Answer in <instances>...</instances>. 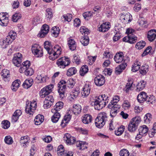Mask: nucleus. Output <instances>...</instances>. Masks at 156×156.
Wrapping results in <instances>:
<instances>
[{"label":"nucleus","instance_id":"nucleus-42","mask_svg":"<svg viewBox=\"0 0 156 156\" xmlns=\"http://www.w3.org/2000/svg\"><path fill=\"white\" fill-rule=\"evenodd\" d=\"M30 141L29 136H27L22 137L20 139V142L22 144H25L26 145L27 144V143Z\"/></svg>","mask_w":156,"mask_h":156},{"label":"nucleus","instance_id":"nucleus-57","mask_svg":"<svg viewBox=\"0 0 156 156\" xmlns=\"http://www.w3.org/2000/svg\"><path fill=\"white\" fill-rule=\"evenodd\" d=\"M155 101V97L153 95H150L149 97L147 96L146 101L152 104L154 103Z\"/></svg>","mask_w":156,"mask_h":156},{"label":"nucleus","instance_id":"nucleus-32","mask_svg":"<svg viewBox=\"0 0 156 156\" xmlns=\"http://www.w3.org/2000/svg\"><path fill=\"white\" fill-rule=\"evenodd\" d=\"M141 64L138 61H136L133 65L132 67V71L133 72H136L140 69Z\"/></svg>","mask_w":156,"mask_h":156},{"label":"nucleus","instance_id":"nucleus-52","mask_svg":"<svg viewBox=\"0 0 156 156\" xmlns=\"http://www.w3.org/2000/svg\"><path fill=\"white\" fill-rule=\"evenodd\" d=\"M52 32L55 37H56L59 33V29L58 27H53Z\"/></svg>","mask_w":156,"mask_h":156},{"label":"nucleus","instance_id":"nucleus-64","mask_svg":"<svg viewBox=\"0 0 156 156\" xmlns=\"http://www.w3.org/2000/svg\"><path fill=\"white\" fill-rule=\"evenodd\" d=\"M48 33L47 30H41V31L40 32V33L39 34V36L41 37H44Z\"/></svg>","mask_w":156,"mask_h":156},{"label":"nucleus","instance_id":"nucleus-27","mask_svg":"<svg viewBox=\"0 0 156 156\" xmlns=\"http://www.w3.org/2000/svg\"><path fill=\"white\" fill-rule=\"evenodd\" d=\"M44 120V116L40 114L37 115L34 119V122L35 124L36 125H39L41 124Z\"/></svg>","mask_w":156,"mask_h":156},{"label":"nucleus","instance_id":"nucleus-62","mask_svg":"<svg viewBox=\"0 0 156 156\" xmlns=\"http://www.w3.org/2000/svg\"><path fill=\"white\" fill-rule=\"evenodd\" d=\"M137 23L140 26L142 27H144V24L146 23V22L142 18L139 19Z\"/></svg>","mask_w":156,"mask_h":156},{"label":"nucleus","instance_id":"nucleus-4","mask_svg":"<svg viewBox=\"0 0 156 156\" xmlns=\"http://www.w3.org/2000/svg\"><path fill=\"white\" fill-rule=\"evenodd\" d=\"M140 121V118L139 117H136L133 118L128 125V128L129 131L131 132L135 131L137 129Z\"/></svg>","mask_w":156,"mask_h":156},{"label":"nucleus","instance_id":"nucleus-59","mask_svg":"<svg viewBox=\"0 0 156 156\" xmlns=\"http://www.w3.org/2000/svg\"><path fill=\"white\" fill-rule=\"evenodd\" d=\"M78 131L80 133L84 135H87L88 133V130L82 128H79Z\"/></svg>","mask_w":156,"mask_h":156},{"label":"nucleus","instance_id":"nucleus-34","mask_svg":"<svg viewBox=\"0 0 156 156\" xmlns=\"http://www.w3.org/2000/svg\"><path fill=\"white\" fill-rule=\"evenodd\" d=\"M149 66L146 65L142 66L140 69V74L142 75H145L148 71Z\"/></svg>","mask_w":156,"mask_h":156},{"label":"nucleus","instance_id":"nucleus-61","mask_svg":"<svg viewBox=\"0 0 156 156\" xmlns=\"http://www.w3.org/2000/svg\"><path fill=\"white\" fill-rule=\"evenodd\" d=\"M124 131V130L122 128L120 127L117 130L115 131V133L117 136H120L123 133Z\"/></svg>","mask_w":156,"mask_h":156},{"label":"nucleus","instance_id":"nucleus-21","mask_svg":"<svg viewBox=\"0 0 156 156\" xmlns=\"http://www.w3.org/2000/svg\"><path fill=\"white\" fill-rule=\"evenodd\" d=\"M16 36L17 34L16 32L12 30L9 33L6 38L7 40H9L10 43H11L16 39Z\"/></svg>","mask_w":156,"mask_h":156},{"label":"nucleus","instance_id":"nucleus-31","mask_svg":"<svg viewBox=\"0 0 156 156\" xmlns=\"http://www.w3.org/2000/svg\"><path fill=\"white\" fill-rule=\"evenodd\" d=\"M72 110L73 113L76 115L80 113L81 110L80 106L79 105H73Z\"/></svg>","mask_w":156,"mask_h":156},{"label":"nucleus","instance_id":"nucleus-46","mask_svg":"<svg viewBox=\"0 0 156 156\" xmlns=\"http://www.w3.org/2000/svg\"><path fill=\"white\" fill-rule=\"evenodd\" d=\"M80 31L83 35L84 34L85 36H87L89 34L88 29L87 28L85 27H81L80 29Z\"/></svg>","mask_w":156,"mask_h":156},{"label":"nucleus","instance_id":"nucleus-45","mask_svg":"<svg viewBox=\"0 0 156 156\" xmlns=\"http://www.w3.org/2000/svg\"><path fill=\"white\" fill-rule=\"evenodd\" d=\"M80 93V91L78 88L76 89L73 90L72 94H71V98L74 99L77 98L79 94Z\"/></svg>","mask_w":156,"mask_h":156},{"label":"nucleus","instance_id":"nucleus-47","mask_svg":"<svg viewBox=\"0 0 156 156\" xmlns=\"http://www.w3.org/2000/svg\"><path fill=\"white\" fill-rule=\"evenodd\" d=\"M152 47L150 46H148L145 50L144 52L142 55V56H144L147 55L148 54L151 55L152 53L151 52V50L152 49Z\"/></svg>","mask_w":156,"mask_h":156},{"label":"nucleus","instance_id":"nucleus-23","mask_svg":"<svg viewBox=\"0 0 156 156\" xmlns=\"http://www.w3.org/2000/svg\"><path fill=\"white\" fill-rule=\"evenodd\" d=\"M63 106V103L62 102L59 101L55 104L53 108L51 109L52 113H55L56 111L59 112L60 109L62 108Z\"/></svg>","mask_w":156,"mask_h":156},{"label":"nucleus","instance_id":"nucleus-50","mask_svg":"<svg viewBox=\"0 0 156 156\" xmlns=\"http://www.w3.org/2000/svg\"><path fill=\"white\" fill-rule=\"evenodd\" d=\"M2 127L5 129H8L10 126V123L7 120L2 121Z\"/></svg>","mask_w":156,"mask_h":156},{"label":"nucleus","instance_id":"nucleus-55","mask_svg":"<svg viewBox=\"0 0 156 156\" xmlns=\"http://www.w3.org/2000/svg\"><path fill=\"white\" fill-rule=\"evenodd\" d=\"M34 73L33 69L31 68H28L26 70L25 74L27 76H31Z\"/></svg>","mask_w":156,"mask_h":156},{"label":"nucleus","instance_id":"nucleus-38","mask_svg":"<svg viewBox=\"0 0 156 156\" xmlns=\"http://www.w3.org/2000/svg\"><path fill=\"white\" fill-rule=\"evenodd\" d=\"M89 38L87 36L83 37L81 39L80 41L83 46H87L89 43Z\"/></svg>","mask_w":156,"mask_h":156},{"label":"nucleus","instance_id":"nucleus-9","mask_svg":"<svg viewBox=\"0 0 156 156\" xmlns=\"http://www.w3.org/2000/svg\"><path fill=\"white\" fill-rule=\"evenodd\" d=\"M22 58V55L20 52L15 54L12 59L13 64L16 66L19 67L21 66Z\"/></svg>","mask_w":156,"mask_h":156},{"label":"nucleus","instance_id":"nucleus-39","mask_svg":"<svg viewBox=\"0 0 156 156\" xmlns=\"http://www.w3.org/2000/svg\"><path fill=\"white\" fill-rule=\"evenodd\" d=\"M65 150L63 146L62 145L59 146L58 147L57 152L58 155L62 156L65 153Z\"/></svg>","mask_w":156,"mask_h":156},{"label":"nucleus","instance_id":"nucleus-33","mask_svg":"<svg viewBox=\"0 0 156 156\" xmlns=\"http://www.w3.org/2000/svg\"><path fill=\"white\" fill-rule=\"evenodd\" d=\"M88 66L86 65L83 66L80 68V74L82 76H84L88 72Z\"/></svg>","mask_w":156,"mask_h":156},{"label":"nucleus","instance_id":"nucleus-24","mask_svg":"<svg viewBox=\"0 0 156 156\" xmlns=\"http://www.w3.org/2000/svg\"><path fill=\"white\" fill-rule=\"evenodd\" d=\"M92 116L89 114L84 115L82 117V121L83 123L87 124L90 122L92 120Z\"/></svg>","mask_w":156,"mask_h":156},{"label":"nucleus","instance_id":"nucleus-56","mask_svg":"<svg viewBox=\"0 0 156 156\" xmlns=\"http://www.w3.org/2000/svg\"><path fill=\"white\" fill-rule=\"evenodd\" d=\"M51 101H48L45 100L44 102L43 106L44 108L47 109L49 108L53 104Z\"/></svg>","mask_w":156,"mask_h":156},{"label":"nucleus","instance_id":"nucleus-18","mask_svg":"<svg viewBox=\"0 0 156 156\" xmlns=\"http://www.w3.org/2000/svg\"><path fill=\"white\" fill-rule=\"evenodd\" d=\"M147 93L144 91L140 92L137 96V100L140 103L147 101Z\"/></svg>","mask_w":156,"mask_h":156},{"label":"nucleus","instance_id":"nucleus-13","mask_svg":"<svg viewBox=\"0 0 156 156\" xmlns=\"http://www.w3.org/2000/svg\"><path fill=\"white\" fill-rule=\"evenodd\" d=\"M132 16L129 13L125 12L122 14L120 19L123 23L126 24L131 21L132 19Z\"/></svg>","mask_w":156,"mask_h":156},{"label":"nucleus","instance_id":"nucleus-36","mask_svg":"<svg viewBox=\"0 0 156 156\" xmlns=\"http://www.w3.org/2000/svg\"><path fill=\"white\" fill-rule=\"evenodd\" d=\"M6 38L5 40L1 39L0 40V45L2 46V48H5L9 45V44L11 43Z\"/></svg>","mask_w":156,"mask_h":156},{"label":"nucleus","instance_id":"nucleus-58","mask_svg":"<svg viewBox=\"0 0 156 156\" xmlns=\"http://www.w3.org/2000/svg\"><path fill=\"white\" fill-rule=\"evenodd\" d=\"M103 55L104 57L108 58H112V54L108 51H105Z\"/></svg>","mask_w":156,"mask_h":156},{"label":"nucleus","instance_id":"nucleus-17","mask_svg":"<svg viewBox=\"0 0 156 156\" xmlns=\"http://www.w3.org/2000/svg\"><path fill=\"white\" fill-rule=\"evenodd\" d=\"M124 55L122 52H121L116 54L114 57V59L116 63H119L122 62V61L124 62V60L123 59Z\"/></svg>","mask_w":156,"mask_h":156},{"label":"nucleus","instance_id":"nucleus-28","mask_svg":"<svg viewBox=\"0 0 156 156\" xmlns=\"http://www.w3.org/2000/svg\"><path fill=\"white\" fill-rule=\"evenodd\" d=\"M146 82L144 80L140 81L138 82L136 86V90L137 91H140L143 90L145 87Z\"/></svg>","mask_w":156,"mask_h":156},{"label":"nucleus","instance_id":"nucleus-25","mask_svg":"<svg viewBox=\"0 0 156 156\" xmlns=\"http://www.w3.org/2000/svg\"><path fill=\"white\" fill-rule=\"evenodd\" d=\"M58 91L60 97L63 98L65 97V93L66 90V86H58Z\"/></svg>","mask_w":156,"mask_h":156},{"label":"nucleus","instance_id":"nucleus-16","mask_svg":"<svg viewBox=\"0 0 156 156\" xmlns=\"http://www.w3.org/2000/svg\"><path fill=\"white\" fill-rule=\"evenodd\" d=\"M156 38V30L153 29L150 30L148 32L147 34V39L150 42L153 41Z\"/></svg>","mask_w":156,"mask_h":156},{"label":"nucleus","instance_id":"nucleus-51","mask_svg":"<svg viewBox=\"0 0 156 156\" xmlns=\"http://www.w3.org/2000/svg\"><path fill=\"white\" fill-rule=\"evenodd\" d=\"M119 154L120 156H129V153L127 150L124 149L120 151Z\"/></svg>","mask_w":156,"mask_h":156},{"label":"nucleus","instance_id":"nucleus-1","mask_svg":"<svg viewBox=\"0 0 156 156\" xmlns=\"http://www.w3.org/2000/svg\"><path fill=\"white\" fill-rule=\"evenodd\" d=\"M44 48L49 54V59L52 61L57 59L61 54L62 48L58 45L52 48L51 42L46 41L44 43Z\"/></svg>","mask_w":156,"mask_h":156},{"label":"nucleus","instance_id":"nucleus-20","mask_svg":"<svg viewBox=\"0 0 156 156\" xmlns=\"http://www.w3.org/2000/svg\"><path fill=\"white\" fill-rule=\"evenodd\" d=\"M1 74L5 81L7 82L9 81L10 74L9 70L5 69H3L1 72Z\"/></svg>","mask_w":156,"mask_h":156},{"label":"nucleus","instance_id":"nucleus-11","mask_svg":"<svg viewBox=\"0 0 156 156\" xmlns=\"http://www.w3.org/2000/svg\"><path fill=\"white\" fill-rule=\"evenodd\" d=\"M63 140L67 144L71 145L74 144L76 141L75 138L72 136L69 133L66 134L63 137Z\"/></svg>","mask_w":156,"mask_h":156},{"label":"nucleus","instance_id":"nucleus-22","mask_svg":"<svg viewBox=\"0 0 156 156\" xmlns=\"http://www.w3.org/2000/svg\"><path fill=\"white\" fill-rule=\"evenodd\" d=\"M110 27V25L108 22H106L103 23L99 27V30L100 32H105L108 30Z\"/></svg>","mask_w":156,"mask_h":156},{"label":"nucleus","instance_id":"nucleus-41","mask_svg":"<svg viewBox=\"0 0 156 156\" xmlns=\"http://www.w3.org/2000/svg\"><path fill=\"white\" fill-rule=\"evenodd\" d=\"M146 45V43L143 41L138 42L135 45L136 48L138 49H141L143 48Z\"/></svg>","mask_w":156,"mask_h":156},{"label":"nucleus","instance_id":"nucleus-54","mask_svg":"<svg viewBox=\"0 0 156 156\" xmlns=\"http://www.w3.org/2000/svg\"><path fill=\"white\" fill-rule=\"evenodd\" d=\"M62 17L65 21L70 22L72 18V14L68 13L64 15Z\"/></svg>","mask_w":156,"mask_h":156},{"label":"nucleus","instance_id":"nucleus-8","mask_svg":"<svg viewBox=\"0 0 156 156\" xmlns=\"http://www.w3.org/2000/svg\"><path fill=\"white\" fill-rule=\"evenodd\" d=\"M31 50L33 53L37 57H41L43 55L42 48L37 44H34L32 46Z\"/></svg>","mask_w":156,"mask_h":156},{"label":"nucleus","instance_id":"nucleus-44","mask_svg":"<svg viewBox=\"0 0 156 156\" xmlns=\"http://www.w3.org/2000/svg\"><path fill=\"white\" fill-rule=\"evenodd\" d=\"M155 133H156V123L154 124L153 128L149 131V136L151 137H153Z\"/></svg>","mask_w":156,"mask_h":156},{"label":"nucleus","instance_id":"nucleus-12","mask_svg":"<svg viewBox=\"0 0 156 156\" xmlns=\"http://www.w3.org/2000/svg\"><path fill=\"white\" fill-rule=\"evenodd\" d=\"M137 37L133 34H131L124 37L122 39L123 41L130 44L135 43L137 40Z\"/></svg>","mask_w":156,"mask_h":156},{"label":"nucleus","instance_id":"nucleus-29","mask_svg":"<svg viewBox=\"0 0 156 156\" xmlns=\"http://www.w3.org/2000/svg\"><path fill=\"white\" fill-rule=\"evenodd\" d=\"M33 82V80L32 79H27L23 83V86L25 88L28 89L32 85Z\"/></svg>","mask_w":156,"mask_h":156},{"label":"nucleus","instance_id":"nucleus-30","mask_svg":"<svg viewBox=\"0 0 156 156\" xmlns=\"http://www.w3.org/2000/svg\"><path fill=\"white\" fill-rule=\"evenodd\" d=\"M148 131V129L146 125H143L140 127L139 129V133L141 135L145 136L147 133Z\"/></svg>","mask_w":156,"mask_h":156},{"label":"nucleus","instance_id":"nucleus-7","mask_svg":"<svg viewBox=\"0 0 156 156\" xmlns=\"http://www.w3.org/2000/svg\"><path fill=\"white\" fill-rule=\"evenodd\" d=\"M53 88L52 85H50L46 86L45 87L43 88L40 91L39 95L40 97L44 98L51 92Z\"/></svg>","mask_w":156,"mask_h":156},{"label":"nucleus","instance_id":"nucleus-40","mask_svg":"<svg viewBox=\"0 0 156 156\" xmlns=\"http://www.w3.org/2000/svg\"><path fill=\"white\" fill-rule=\"evenodd\" d=\"M119 100V98L118 96H114L113 98V100H112L110 103L108 105V107L109 108H111V105H113L114 104H116Z\"/></svg>","mask_w":156,"mask_h":156},{"label":"nucleus","instance_id":"nucleus-3","mask_svg":"<svg viewBox=\"0 0 156 156\" xmlns=\"http://www.w3.org/2000/svg\"><path fill=\"white\" fill-rule=\"evenodd\" d=\"M108 116L105 112L100 113L95 119V124L96 126L101 128L103 127L107 121Z\"/></svg>","mask_w":156,"mask_h":156},{"label":"nucleus","instance_id":"nucleus-19","mask_svg":"<svg viewBox=\"0 0 156 156\" xmlns=\"http://www.w3.org/2000/svg\"><path fill=\"white\" fill-rule=\"evenodd\" d=\"M22 111L19 109L16 110L14 113L12 117V122H16L18 119L19 117L21 115Z\"/></svg>","mask_w":156,"mask_h":156},{"label":"nucleus","instance_id":"nucleus-6","mask_svg":"<svg viewBox=\"0 0 156 156\" xmlns=\"http://www.w3.org/2000/svg\"><path fill=\"white\" fill-rule=\"evenodd\" d=\"M70 61L69 59L65 57H61L59 58L56 62V64L60 68L64 69L69 65Z\"/></svg>","mask_w":156,"mask_h":156},{"label":"nucleus","instance_id":"nucleus-48","mask_svg":"<svg viewBox=\"0 0 156 156\" xmlns=\"http://www.w3.org/2000/svg\"><path fill=\"white\" fill-rule=\"evenodd\" d=\"M21 17V14L20 13H16L12 16V20L14 22H16Z\"/></svg>","mask_w":156,"mask_h":156},{"label":"nucleus","instance_id":"nucleus-63","mask_svg":"<svg viewBox=\"0 0 156 156\" xmlns=\"http://www.w3.org/2000/svg\"><path fill=\"white\" fill-rule=\"evenodd\" d=\"M134 10L136 12H138L141 9V5L138 3H136L133 8Z\"/></svg>","mask_w":156,"mask_h":156},{"label":"nucleus","instance_id":"nucleus-53","mask_svg":"<svg viewBox=\"0 0 156 156\" xmlns=\"http://www.w3.org/2000/svg\"><path fill=\"white\" fill-rule=\"evenodd\" d=\"M4 140L6 143L8 144H12L13 142L12 138L10 136H5Z\"/></svg>","mask_w":156,"mask_h":156},{"label":"nucleus","instance_id":"nucleus-2","mask_svg":"<svg viewBox=\"0 0 156 156\" xmlns=\"http://www.w3.org/2000/svg\"><path fill=\"white\" fill-rule=\"evenodd\" d=\"M108 97L105 94L98 97L92 96L90 98V103L92 106H94L95 109L100 110L105 107L108 103Z\"/></svg>","mask_w":156,"mask_h":156},{"label":"nucleus","instance_id":"nucleus-15","mask_svg":"<svg viewBox=\"0 0 156 156\" xmlns=\"http://www.w3.org/2000/svg\"><path fill=\"white\" fill-rule=\"evenodd\" d=\"M8 22V17L3 13H0V24L2 26H6Z\"/></svg>","mask_w":156,"mask_h":156},{"label":"nucleus","instance_id":"nucleus-60","mask_svg":"<svg viewBox=\"0 0 156 156\" xmlns=\"http://www.w3.org/2000/svg\"><path fill=\"white\" fill-rule=\"evenodd\" d=\"M121 37V34L119 33H117L113 37V40L115 42L119 39Z\"/></svg>","mask_w":156,"mask_h":156},{"label":"nucleus","instance_id":"nucleus-14","mask_svg":"<svg viewBox=\"0 0 156 156\" xmlns=\"http://www.w3.org/2000/svg\"><path fill=\"white\" fill-rule=\"evenodd\" d=\"M90 88L88 84L85 85L81 92L82 96L83 98L87 97L90 93Z\"/></svg>","mask_w":156,"mask_h":156},{"label":"nucleus","instance_id":"nucleus-10","mask_svg":"<svg viewBox=\"0 0 156 156\" xmlns=\"http://www.w3.org/2000/svg\"><path fill=\"white\" fill-rule=\"evenodd\" d=\"M94 83L98 86H102L105 83V77L101 75H97L94 78Z\"/></svg>","mask_w":156,"mask_h":156},{"label":"nucleus","instance_id":"nucleus-26","mask_svg":"<svg viewBox=\"0 0 156 156\" xmlns=\"http://www.w3.org/2000/svg\"><path fill=\"white\" fill-rule=\"evenodd\" d=\"M68 44L69 49L71 51H74L76 48V42L73 39H69L68 41Z\"/></svg>","mask_w":156,"mask_h":156},{"label":"nucleus","instance_id":"nucleus-49","mask_svg":"<svg viewBox=\"0 0 156 156\" xmlns=\"http://www.w3.org/2000/svg\"><path fill=\"white\" fill-rule=\"evenodd\" d=\"M133 82L132 81H129L126 85L125 89L126 93L128 92L131 90V87Z\"/></svg>","mask_w":156,"mask_h":156},{"label":"nucleus","instance_id":"nucleus-43","mask_svg":"<svg viewBox=\"0 0 156 156\" xmlns=\"http://www.w3.org/2000/svg\"><path fill=\"white\" fill-rule=\"evenodd\" d=\"M152 119L151 115L150 113H147L144 117V122L146 124H149Z\"/></svg>","mask_w":156,"mask_h":156},{"label":"nucleus","instance_id":"nucleus-5","mask_svg":"<svg viewBox=\"0 0 156 156\" xmlns=\"http://www.w3.org/2000/svg\"><path fill=\"white\" fill-rule=\"evenodd\" d=\"M37 104L35 101L31 102L29 101H27L26 102V112L30 115L33 114L34 111L37 108Z\"/></svg>","mask_w":156,"mask_h":156},{"label":"nucleus","instance_id":"nucleus-37","mask_svg":"<svg viewBox=\"0 0 156 156\" xmlns=\"http://www.w3.org/2000/svg\"><path fill=\"white\" fill-rule=\"evenodd\" d=\"M53 16L52 10L50 8H48L46 10V16L49 20L51 19Z\"/></svg>","mask_w":156,"mask_h":156},{"label":"nucleus","instance_id":"nucleus-35","mask_svg":"<svg viewBox=\"0 0 156 156\" xmlns=\"http://www.w3.org/2000/svg\"><path fill=\"white\" fill-rule=\"evenodd\" d=\"M77 72V70L75 67H71L67 70L66 75L68 76H70L75 74Z\"/></svg>","mask_w":156,"mask_h":156}]
</instances>
